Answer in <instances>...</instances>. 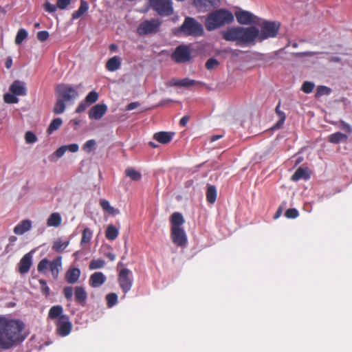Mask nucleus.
I'll list each match as a JSON object with an SVG mask.
<instances>
[{
    "label": "nucleus",
    "instance_id": "nucleus-7",
    "mask_svg": "<svg viewBox=\"0 0 352 352\" xmlns=\"http://www.w3.org/2000/svg\"><path fill=\"white\" fill-rule=\"evenodd\" d=\"M118 283L123 293L126 294L132 287L133 278L132 272L127 268L121 270L118 274Z\"/></svg>",
    "mask_w": 352,
    "mask_h": 352
},
{
    "label": "nucleus",
    "instance_id": "nucleus-25",
    "mask_svg": "<svg viewBox=\"0 0 352 352\" xmlns=\"http://www.w3.org/2000/svg\"><path fill=\"white\" fill-rule=\"evenodd\" d=\"M62 223V218L59 213L53 212L47 220V225L50 227H58Z\"/></svg>",
    "mask_w": 352,
    "mask_h": 352
},
{
    "label": "nucleus",
    "instance_id": "nucleus-49",
    "mask_svg": "<svg viewBox=\"0 0 352 352\" xmlns=\"http://www.w3.org/2000/svg\"><path fill=\"white\" fill-rule=\"evenodd\" d=\"M219 64V63L217 59L214 58H210L206 63V68L208 70H211L215 67L218 66Z\"/></svg>",
    "mask_w": 352,
    "mask_h": 352
},
{
    "label": "nucleus",
    "instance_id": "nucleus-27",
    "mask_svg": "<svg viewBox=\"0 0 352 352\" xmlns=\"http://www.w3.org/2000/svg\"><path fill=\"white\" fill-rule=\"evenodd\" d=\"M63 308L61 305H54L52 306L48 313V318L54 320L56 318H59L61 316H63Z\"/></svg>",
    "mask_w": 352,
    "mask_h": 352
},
{
    "label": "nucleus",
    "instance_id": "nucleus-36",
    "mask_svg": "<svg viewBox=\"0 0 352 352\" xmlns=\"http://www.w3.org/2000/svg\"><path fill=\"white\" fill-rule=\"evenodd\" d=\"M62 124H63V120L61 118H57L54 119L51 122L50 126H48L47 132L49 134L52 133L54 131L60 128V126L62 125Z\"/></svg>",
    "mask_w": 352,
    "mask_h": 352
},
{
    "label": "nucleus",
    "instance_id": "nucleus-34",
    "mask_svg": "<svg viewBox=\"0 0 352 352\" xmlns=\"http://www.w3.org/2000/svg\"><path fill=\"white\" fill-rule=\"evenodd\" d=\"M65 103L66 102L63 101L58 97H56V101L53 108V112L55 114L63 113L65 110Z\"/></svg>",
    "mask_w": 352,
    "mask_h": 352
},
{
    "label": "nucleus",
    "instance_id": "nucleus-16",
    "mask_svg": "<svg viewBox=\"0 0 352 352\" xmlns=\"http://www.w3.org/2000/svg\"><path fill=\"white\" fill-rule=\"evenodd\" d=\"M106 281V276L102 272H98L92 274L89 278V283L92 287H98Z\"/></svg>",
    "mask_w": 352,
    "mask_h": 352
},
{
    "label": "nucleus",
    "instance_id": "nucleus-43",
    "mask_svg": "<svg viewBox=\"0 0 352 352\" xmlns=\"http://www.w3.org/2000/svg\"><path fill=\"white\" fill-rule=\"evenodd\" d=\"M3 100L4 102L8 104H16L19 102L16 95H14L12 92L4 94Z\"/></svg>",
    "mask_w": 352,
    "mask_h": 352
},
{
    "label": "nucleus",
    "instance_id": "nucleus-35",
    "mask_svg": "<svg viewBox=\"0 0 352 352\" xmlns=\"http://www.w3.org/2000/svg\"><path fill=\"white\" fill-rule=\"evenodd\" d=\"M219 2V0H194L195 5L199 8L216 6Z\"/></svg>",
    "mask_w": 352,
    "mask_h": 352
},
{
    "label": "nucleus",
    "instance_id": "nucleus-63",
    "mask_svg": "<svg viewBox=\"0 0 352 352\" xmlns=\"http://www.w3.org/2000/svg\"><path fill=\"white\" fill-rule=\"evenodd\" d=\"M188 120H189V116H183L179 121L180 126H185L187 124Z\"/></svg>",
    "mask_w": 352,
    "mask_h": 352
},
{
    "label": "nucleus",
    "instance_id": "nucleus-44",
    "mask_svg": "<svg viewBox=\"0 0 352 352\" xmlns=\"http://www.w3.org/2000/svg\"><path fill=\"white\" fill-rule=\"evenodd\" d=\"M98 100V94L95 91H92L89 92L87 96L85 97V100L86 102H87L89 105L91 104H93L96 102Z\"/></svg>",
    "mask_w": 352,
    "mask_h": 352
},
{
    "label": "nucleus",
    "instance_id": "nucleus-31",
    "mask_svg": "<svg viewBox=\"0 0 352 352\" xmlns=\"http://www.w3.org/2000/svg\"><path fill=\"white\" fill-rule=\"evenodd\" d=\"M69 240L63 241L61 239H58L54 242L52 249L57 252H63L69 245Z\"/></svg>",
    "mask_w": 352,
    "mask_h": 352
},
{
    "label": "nucleus",
    "instance_id": "nucleus-19",
    "mask_svg": "<svg viewBox=\"0 0 352 352\" xmlns=\"http://www.w3.org/2000/svg\"><path fill=\"white\" fill-rule=\"evenodd\" d=\"M173 135L174 133L172 132L160 131L153 135V139L161 144H166L172 140Z\"/></svg>",
    "mask_w": 352,
    "mask_h": 352
},
{
    "label": "nucleus",
    "instance_id": "nucleus-33",
    "mask_svg": "<svg viewBox=\"0 0 352 352\" xmlns=\"http://www.w3.org/2000/svg\"><path fill=\"white\" fill-rule=\"evenodd\" d=\"M93 236V232L89 228H85L82 232V238L80 241L81 245H84L90 242Z\"/></svg>",
    "mask_w": 352,
    "mask_h": 352
},
{
    "label": "nucleus",
    "instance_id": "nucleus-20",
    "mask_svg": "<svg viewBox=\"0 0 352 352\" xmlns=\"http://www.w3.org/2000/svg\"><path fill=\"white\" fill-rule=\"evenodd\" d=\"M32 228V222L30 220L25 219L18 223L14 228V232L16 234H23L29 231Z\"/></svg>",
    "mask_w": 352,
    "mask_h": 352
},
{
    "label": "nucleus",
    "instance_id": "nucleus-50",
    "mask_svg": "<svg viewBox=\"0 0 352 352\" xmlns=\"http://www.w3.org/2000/svg\"><path fill=\"white\" fill-rule=\"evenodd\" d=\"M285 217L288 219H295L298 217V211L296 208H289L286 210Z\"/></svg>",
    "mask_w": 352,
    "mask_h": 352
},
{
    "label": "nucleus",
    "instance_id": "nucleus-53",
    "mask_svg": "<svg viewBox=\"0 0 352 352\" xmlns=\"http://www.w3.org/2000/svg\"><path fill=\"white\" fill-rule=\"evenodd\" d=\"M43 8L46 12H47L49 13H53V12H56L58 7H57V4L56 5L51 4L50 2L46 1L43 4Z\"/></svg>",
    "mask_w": 352,
    "mask_h": 352
},
{
    "label": "nucleus",
    "instance_id": "nucleus-54",
    "mask_svg": "<svg viewBox=\"0 0 352 352\" xmlns=\"http://www.w3.org/2000/svg\"><path fill=\"white\" fill-rule=\"evenodd\" d=\"M49 32L46 30L39 31L37 32L36 38L41 41H45L49 38Z\"/></svg>",
    "mask_w": 352,
    "mask_h": 352
},
{
    "label": "nucleus",
    "instance_id": "nucleus-23",
    "mask_svg": "<svg viewBox=\"0 0 352 352\" xmlns=\"http://www.w3.org/2000/svg\"><path fill=\"white\" fill-rule=\"evenodd\" d=\"M121 66V58L117 56H115L110 59L106 63V69L109 72H114L118 70Z\"/></svg>",
    "mask_w": 352,
    "mask_h": 352
},
{
    "label": "nucleus",
    "instance_id": "nucleus-47",
    "mask_svg": "<svg viewBox=\"0 0 352 352\" xmlns=\"http://www.w3.org/2000/svg\"><path fill=\"white\" fill-rule=\"evenodd\" d=\"M49 261L47 258L42 259L37 265V270L41 273H45L49 267Z\"/></svg>",
    "mask_w": 352,
    "mask_h": 352
},
{
    "label": "nucleus",
    "instance_id": "nucleus-59",
    "mask_svg": "<svg viewBox=\"0 0 352 352\" xmlns=\"http://www.w3.org/2000/svg\"><path fill=\"white\" fill-rule=\"evenodd\" d=\"M280 102H279L278 104H277V106L276 107V109H275L276 113L278 115L279 118H285L286 119L285 113L283 111H280Z\"/></svg>",
    "mask_w": 352,
    "mask_h": 352
},
{
    "label": "nucleus",
    "instance_id": "nucleus-13",
    "mask_svg": "<svg viewBox=\"0 0 352 352\" xmlns=\"http://www.w3.org/2000/svg\"><path fill=\"white\" fill-rule=\"evenodd\" d=\"M87 298V293L82 286H76L74 288L75 302L82 307L85 306Z\"/></svg>",
    "mask_w": 352,
    "mask_h": 352
},
{
    "label": "nucleus",
    "instance_id": "nucleus-56",
    "mask_svg": "<svg viewBox=\"0 0 352 352\" xmlns=\"http://www.w3.org/2000/svg\"><path fill=\"white\" fill-rule=\"evenodd\" d=\"M89 106V104L86 102L85 100L81 102L77 108L76 109L75 112L77 113H80L86 110V109Z\"/></svg>",
    "mask_w": 352,
    "mask_h": 352
},
{
    "label": "nucleus",
    "instance_id": "nucleus-1",
    "mask_svg": "<svg viewBox=\"0 0 352 352\" xmlns=\"http://www.w3.org/2000/svg\"><path fill=\"white\" fill-rule=\"evenodd\" d=\"M279 29V23L265 21L261 25V31L256 26H237L228 28L222 36L227 41L236 42L239 46H249L254 45L256 39L261 42L276 37Z\"/></svg>",
    "mask_w": 352,
    "mask_h": 352
},
{
    "label": "nucleus",
    "instance_id": "nucleus-8",
    "mask_svg": "<svg viewBox=\"0 0 352 352\" xmlns=\"http://www.w3.org/2000/svg\"><path fill=\"white\" fill-rule=\"evenodd\" d=\"M160 25L161 21L159 19H152L151 20H146L140 24L138 28V33L140 35L155 34L159 31Z\"/></svg>",
    "mask_w": 352,
    "mask_h": 352
},
{
    "label": "nucleus",
    "instance_id": "nucleus-55",
    "mask_svg": "<svg viewBox=\"0 0 352 352\" xmlns=\"http://www.w3.org/2000/svg\"><path fill=\"white\" fill-rule=\"evenodd\" d=\"M71 0H57L56 4L58 8L60 10H65L67 7L70 5Z\"/></svg>",
    "mask_w": 352,
    "mask_h": 352
},
{
    "label": "nucleus",
    "instance_id": "nucleus-41",
    "mask_svg": "<svg viewBox=\"0 0 352 352\" xmlns=\"http://www.w3.org/2000/svg\"><path fill=\"white\" fill-rule=\"evenodd\" d=\"M105 261L102 259H93L89 265V268L90 270L100 269L104 267Z\"/></svg>",
    "mask_w": 352,
    "mask_h": 352
},
{
    "label": "nucleus",
    "instance_id": "nucleus-58",
    "mask_svg": "<svg viewBox=\"0 0 352 352\" xmlns=\"http://www.w3.org/2000/svg\"><path fill=\"white\" fill-rule=\"evenodd\" d=\"M66 151H67L66 146L65 145L62 146H60V147H59L58 148L56 149V151L54 152V155L57 157H61L65 154Z\"/></svg>",
    "mask_w": 352,
    "mask_h": 352
},
{
    "label": "nucleus",
    "instance_id": "nucleus-57",
    "mask_svg": "<svg viewBox=\"0 0 352 352\" xmlns=\"http://www.w3.org/2000/svg\"><path fill=\"white\" fill-rule=\"evenodd\" d=\"M340 123L342 129L344 130L348 133H352V127L350 124H349L348 123L345 122L343 120H341Z\"/></svg>",
    "mask_w": 352,
    "mask_h": 352
},
{
    "label": "nucleus",
    "instance_id": "nucleus-2",
    "mask_svg": "<svg viewBox=\"0 0 352 352\" xmlns=\"http://www.w3.org/2000/svg\"><path fill=\"white\" fill-rule=\"evenodd\" d=\"M24 328L20 320L0 316V349L8 350L20 345L27 337Z\"/></svg>",
    "mask_w": 352,
    "mask_h": 352
},
{
    "label": "nucleus",
    "instance_id": "nucleus-17",
    "mask_svg": "<svg viewBox=\"0 0 352 352\" xmlns=\"http://www.w3.org/2000/svg\"><path fill=\"white\" fill-rule=\"evenodd\" d=\"M80 270L77 267L69 268L65 273V278L67 283L74 284L78 282Z\"/></svg>",
    "mask_w": 352,
    "mask_h": 352
},
{
    "label": "nucleus",
    "instance_id": "nucleus-45",
    "mask_svg": "<svg viewBox=\"0 0 352 352\" xmlns=\"http://www.w3.org/2000/svg\"><path fill=\"white\" fill-rule=\"evenodd\" d=\"M331 93V89L323 85L317 87L316 96L320 97L324 95H329Z\"/></svg>",
    "mask_w": 352,
    "mask_h": 352
},
{
    "label": "nucleus",
    "instance_id": "nucleus-48",
    "mask_svg": "<svg viewBox=\"0 0 352 352\" xmlns=\"http://www.w3.org/2000/svg\"><path fill=\"white\" fill-rule=\"evenodd\" d=\"M38 282L41 285V291L42 294L43 295H45V297L49 296L50 289L49 287L47 286L46 281L43 279H40L38 280Z\"/></svg>",
    "mask_w": 352,
    "mask_h": 352
},
{
    "label": "nucleus",
    "instance_id": "nucleus-32",
    "mask_svg": "<svg viewBox=\"0 0 352 352\" xmlns=\"http://www.w3.org/2000/svg\"><path fill=\"white\" fill-rule=\"evenodd\" d=\"M217 199V189L214 186H209L206 190V199L210 204L215 202Z\"/></svg>",
    "mask_w": 352,
    "mask_h": 352
},
{
    "label": "nucleus",
    "instance_id": "nucleus-40",
    "mask_svg": "<svg viewBox=\"0 0 352 352\" xmlns=\"http://www.w3.org/2000/svg\"><path fill=\"white\" fill-rule=\"evenodd\" d=\"M107 305L108 307H112L118 302V296L116 293H110L106 296Z\"/></svg>",
    "mask_w": 352,
    "mask_h": 352
},
{
    "label": "nucleus",
    "instance_id": "nucleus-42",
    "mask_svg": "<svg viewBox=\"0 0 352 352\" xmlns=\"http://www.w3.org/2000/svg\"><path fill=\"white\" fill-rule=\"evenodd\" d=\"M96 140H89L84 144V145L82 146V149L84 151L89 153L96 148Z\"/></svg>",
    "mask_w": 352,
    "mask_h": 352
},
{
    "label": "nucleus",
    "instance_id": "nucleus-29",
    "mask_svg": "<svg viewBox=\"0 0 352 352\" xmlns=\"http://www.w3.org/2000/svg\"><path fill=\"white\" fill-rule=\"evenodd\" d=\"M124 174L126 177L131 178L134 182L140 181L142 179V174L132 167H129L125 169Z\"/></svg>",
    "mask_w": 352,
    "mask_h": 352
},
{
    "label": "nucleus",
    "instance_id": "nucleus-15",
    "mask_svg": "<svg viewBox=\"0 0 352 352\" xmlns=\"http://www.w3.org/2000/svg\"><path fill=\"white\" fill-rule=\"evenodd\" d=\"M32 264V256L30 253L25 254L19 263V272L22 274L28 273Z\"/></svg>",
    "mask_w": 352,
    "mask_h": 352
},
{
    "label": "nucleus",
    "instance_id": "nucleus-12",
    "mask_svg": "<svg viewBox=\"0 0 352 352\" xmlns=\"http://www.w3.org/2000/svg\"><path fill=\"white\" fill-rule=\"evenodd\" d=\"M107 110V107L104 104H97L92 107L89 112V118L90 119L100 120L105 114Z\"/></svg>",
    "mask_w": 352,
    "mask_h": 352
},
{
    "label": "nucleus",
    "instance_id": "nucleus-30",
    "mask_svg": "<svg viewBox=\"0 0 352 352\" xmlns=\"http://www.w3.org/2000/svg\"><path fill=\"white\" fill-rule=\"evenodd\" d=\"M118 234L119 230L113 225L110 224L107 226L105 232V236L107 239L113 241L118 237Z\"/></svg>",
    "mask_w": 352,
    "mask_h": 352
},
{
    "label": "nucleus",
    "instance_id": "nucleus-26",
    "mask_svg": "<svg viewBox=\"0 0 352 352\" xmlns=\"http://www.w3.org/2000/svg\"><path fill=\"white\" fill-rule=\"evenodd\" d=\"M199 82L186 78L180 80L173 79L172 85L179 87H190L199 84Z\"/></svg>",
    "mask_w": 352,
    "mask_h": 352
},
{
    "label": "nucleus",
    "instance_id": "nucleus-51",
    "mask_svg": "<svg viewBox=\"0 0 352 352\" xmlns=\"http://www.w3.org/2000/svg\"><path fill=\"white\" fill-rule=\"evenodd\" d=\"M25 142L28 144H32L36 142L37 138L34 133L32 131H27L25 135Z\"/></svg>",
    "mask_w": 352,
    "mask_h": 352
},
{
    "label": "nucleus",
    "instance_id": "nucleus-14",
    "mask_svg": "<svg viewBox=\"0 0 352 352\" xmlns=\"http://www.w3.org/2000/svg\"><path fill=\"white\" fill-rule=\"evenodd\" d=\"M235 16L238 23L241 25H249L254 22V16L248 11L236 12Z\"/></svg>",
    "mask_w": 352,
    "mask_h": 352
},
{
    "label": "nucleus",
    "instance_id": "nucleus-28",
    "mask_svg": "<svg viewBox=\"0 0 352 352\" xmlns=\"http://www.w3.org/2000/svg\"><path fill=\"white\" fill-rule=\"evenodd\" d=\"M89 9V5L87 1L80 0V6L78 9L72 14V19L75 20L82 16Z\"/></svg>",
    "mask_w": 352,
    "mask_h": 352
},
{
    "label": "nucleus",
    "instance_id": "nucleus-37",
    "mask_svg": "<svg viewBox=\"0 0 352 352\" xmlns=\"http://www.w3.org/2000/svg\"><path fill=\"white\" fill-rule=\"evenodd\" d=\"M309 177L305 169L299 167L294 174L292 176L293 181H298L300 179H307Z\"/></svg>",
    "mask_w": 352,
    "mask_h": 352
},
{
    "label": "nucleus",
    "instance_id": "nucleus-60",
    "mask_svg": "<svg viewBox=\"0 0 352 352\" xmlns=\"http://www.w3.org/2000/svg\"><path fill=\"white\" fill-rule=\"evenodd\" d=\"M140 106V103L139 102H133L129 103L126 107V111H131V110H133V109H135V108H137V107H138Z\"/></svg>",
    "mask_w": 352,
    "mask_h": 352
},
{
    "label": "nucleus",
    "instance_id": "nucleus-4",
    "mask_svg": "<svg viewBox=\"0 0 352 352\" xmlns=\"http://www.w3.org/2000/svg\"><path fill=\"white\" fill-rule=\"evenodd\" d=\"M204 34V28L201 23L192 17H186L183 24L175 30L177 36H200Z\"/></svg>",
    "mask_w": 352,
    "mask_h": 352
},
{
    "label": "nucleus",
    "instance_id": "nucleus-39",
    "mask_svg": "<svg viewBox=\"0 0 352 352\" xmlns=\"http://www.w3.org/2000/svg\"><path fill=\"white\" fill-rule=\"evenodd\" d=\"M27 37V31L23 28L19 29L15 37V43L20 45Z\"/></svg>",
    "mask_w": 352,
    "mask_h": 352
},
{
    "label": "nucleus",
    "instance_id": "nucleus-11",
    "mask_svg": "<svg viewBox=\"0 0 352 352\" xmlns=\"http://www.w3.org/2000/svg\"><path fill=\"white\" fill-rule=\"evenodd\" d=\"M170 237L173 243L178 247H185L187 244V236L183 228L171 230Z\"/></svg>",
    "mask_w": 352,
    "mask_h": 352
},
{
    "label": "nucleus",
    "instance_id": "nucleus-62",
    "mask_svg": "<svg viewBox=\"0 0 352 352\" xmlns=\"http://www.w3.org/2000/svg\"><path fill=\"white\" fill-rule=\"evenodd\" d=\"M285 118H280L279 120L272 127V129H278L283 126Z\"/></svg>",
    "mask_w": 352,
    "mask_h": 352
},
{
    "label": "nucleus",
    "instance_id": "nucleus-18",
    "mask_svg": "<svg viewBox=\"0 0 352 352\" xmlns=\"http://www.w3.org/2000/svg\"><path fill=\"white\" fill-rule=\"evenodd\" d=\"M10 91L16 96H25L27 92L25 83L18 80H14L12 83L10 87Z\"/></svg>",
    "mask_w": 352,
    "mask_h": 352
},
{
    "label": "nucleus",
    "instance_id": "nucleus-22",
    "mask_svg": "<svg viewBox=\"0 0 352 352\" xmlns=\"http://www.w3.org/2000/svg\"><path fill=\"white\" fill-rule=\"evenodd\" d=\"M61 257L58 256L52 261L49 262L50 270L54 279H56L59 274V267H61Z\"/></svg>",
    "mask_w": 352,
    "mask_h": 352
},
{
    "label": "nucleus",
    "instance_id": "nucleus-52",
    "mask_svg": "<svg viewBox=\"0 0 352 352\" xmlns=\"http://www.w3.org/2000/svg\"><path fill=\"white\" fill-rule=\"evenodd\" d=\"M74 291V289H73V288L70 286L64 287L63 291V295L67 300H72Z\"/></svg>",
    "mask_w": 352,
    "mask_h": 352
},
{
    "label": "nucleus",
    "instance_id": "nucleus-64",
    "mask_svg": "<svg viewBox=\"0 0 352 352\" xmlns=\"http://www.w3.org/2000/svg\"><path fill=\"white\" fill-rule=\"evenodd\" d=\"M12 65V59L11 57H8L5 62V66L7 69H10Z\"/></svg>",
    "mask_w": 352,
    "mask_h": 352
},
{
    "label": "nucleus",
    "instance_id": "nucleus-9",
    "mask_svg": "<svg viewBox=\"0 0 352 352\" xmlns=\"http://www.w3.org/2000/svg\"><path fill=\"white\" fill-rule=\"evenodd\" d=\"M172 59L177 63H186L190 59V52L189 48L186 45L178 46L171 56Z\"/></svg>",
    "mask_w": 352,
    "mask_h": 352
},
{
    "label": "nucleus",
    "instance_id": "nucleus-5",
    "mask_svg": "<svg viewBox=\"0 0 352 352\" xmlns=\"http://www.w3.org/2000/svg\"><path fill=\"white\" fill-rule=\"evenodd\" d=\"M56 95L66 102H72L78 97V91L69 84H59L56 87Z\"/></svg>",
    "mask_w": 352,
    "mask_h": 352
},
{
    "label": "nucleus",
    "instance_id": "nucleus-6",
    "mask_svg": "<svg viewBox=\"0 0 352 352\" xmlns=\"http://www.w3.org/2000/svg\"><path fill=\"white\" fill-rule=\"evenodd\" d=\"M151 8L161 16H170L173 13L170 0H149Z\"/></svg>",
    "mask_w": 352,
    "mask_h": 352
},
{
    "label": "nucleus",
    "instance_id": "nucleus-61",
    "mask_svg": "<svg viewBox=\"0 0 352 352\" xmlns=\"http://www.w3.org/2000/svg\"><path fill=\"white\" fill-rule=\"evenodd\" d=\"M67 147V150L72 153L77 152L78 151L79 146L77 144H71L69 145H65Z\"/></svg>",
    "mask_w": 352,
    "mask_h": 352
},
{
    "label": "nucleus",
    "instance_id": "nucleus-21",
    "mask_svg": "<svg viewBox=\"0 0 352 352\" xmlns=\"http://www.w3.org/2000/svg\"><path fill=\"white\" fill-rule=\"evenodd\" d=\"M170 221L171 223V230H174L175 228H182V226L184 223V219L181 213L174 212L170 216Z\"/></svg>",
    "mask_w": 352,
    "mask_h": 352
},
{
    "label": "nucleus",
    "instance_id": "nucleus-24",
    "mask_svg": "<svg viewBox=\"0 0 352 352\" xmlns=\"http://www.w3.org/2000/svg\"><path fill=\"white\" fill-rule=\"evenodd\" d=\"M348 140V136L341 132H336L331 134L328 140L333 144H339L340 142H346Z\"/></svg>",
    "mask_w": 352,
    "mask_h": 352
},
{
    "label": "nucleus",
    "instance_id": "nucleus-46",
    "mask_svg": "<svg viewBox=\"0 0 352 352\" xmlns=\"http://www.w3.org/2000/svg\"><path fill=\"white\" fill-rule=\"evenodd\" d=\"M314 87V82L305 81L302 85L301 90L306 94H310L313 91Z\"/></svg>",
    "mask_w": 352,
    "mask_h": 352
},
{
    "label": "nucleus",
    "instance_id": "nucleus-38",
    "mask_svg": "<svg viewBox=\"0 0 352 352\" xmlns=\"http://www.w3.org/2000/svg\"><path fill=\"white\" fill-rule=\"evenodd\" d=\"M100 205L104 211L108 212L109 214H113L119 212L118 210H116L113 207L111 206L109 201L106 199H100Z\"/></svg>",
    "mask_w": 352,
    "mask_h": 352
},
{
    "label": "nucleus",
    "instance_id": "nucleus-3",
    "mask_svg": "<svg viewBox=\"0 0 352 352\" xmlns=\"http://www.w3.org/2000/svg\"><path fill=\"white\" fill-rule=\"evenodd\" d=\"M232 14L224 9H219L208 14L204 24L208 31L216 30L233 21Z\"/></svg>",
    "mask_w": 352,
    "mask_h": 352
},
{
    "label": "nucleus",
    "instance_id": "nucleus-10",
    "mask_svg": "<svg viewBox=\"0 0 352 352\" xmlns=\"http://www.w3.org/2000/svg\"><path fill=\"white\" fill-rule=\"evenodd\" d=\"M72 329V324L67 315L61 316L56 323V331L59 336H66L69 335Z\"/></svg>",
    "mask_w": 352,
    "mask_h": 352
}]
</instances>
